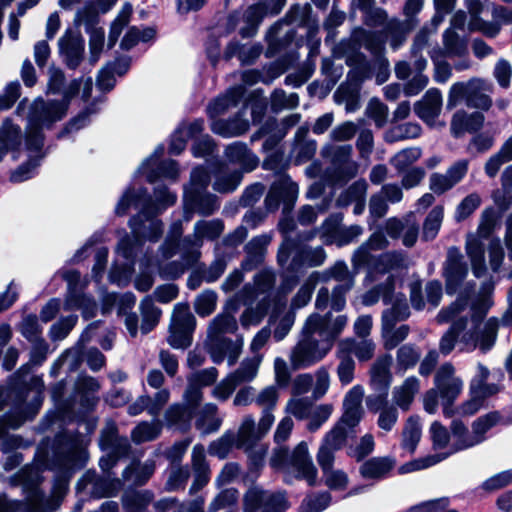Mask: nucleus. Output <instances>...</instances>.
Listing matches in <instances>:
<instances>
[{"label":"nucleus","mask_w":512,"mask_h":512,"mask_svg":"<svg viewBox=\"0 0 512 512\" xmlns=\"http://www.w3.org/2000/svg\"><path fill=\"white\" fill-rule=\"evenodd\" d=\"M87 442L80 433L63 432L55 437L49 468L57 471L50 496L39 488L40 478L24 483L25 498L10 500L0 495V512H54L68 491L72 474L86 465Z\"/></svg>","instance_id":"obj_1"},{"label":"nucleus","mask_w":512,"mask_h":512,"mask_svg":"<svg viewBox=\"0 0 512 512\" xmlns=\"http://www.w3.org/2000/svg\"><path fill=\"white\" fill-rule=\"evenodd\" d=\"M131 207L140 209L139 213L129 220L132 235L125 233L116 248L118 256L126 263L120 269L114 266L109 273L110 281L119 286L123 285L131 274L136 251L142 246V241L146 239L157 242L163 233V222L155 217L161 211L155 206L146 189L127 188L115 207V213L123 216Z\"/></svg>","instance_id":"obj_2"},{"label":"nucleus","mask_w":512,"mask_h":512,"mask_svg":"<svg viewBox=\"0 0 512 512\" xmlns=\"http://www.w3.org/2000/svg\"><path fill=\"white\" fill-rule=\"evenodd\" d=\"M93 82L91 78L74 79L69 86L63 90V99L44 101L36 100L30 110L29 125L27 129L25 146L28 151V161L12 172V182H23L30 179L39 166L43 157V128H49L54 122L60 121L66 114L70 99L82 88V98L88 100L91 96Z\"/></svg>","instance_id":"obj_3"},{"label":"nucleus","mask_w":512,"mask_h":512,"mask_svg":"<svg viewBox=\"0 0 512 512\" xmlns=\"http://www.w3.org/2000/svg\"><path fill=\"white\" fill-rule=\"evenodd\" d=\"M348 319L339 315L312 313L304 322L296 344L291 348L289 361L293 370L310 368L322 361L332 350Z\"/></svg>","instance_id":"obj_4"},{"label":"nucleus","mask_w":512,"mask_h":512,"mask_svg":"<svg viewBox=\"0 0 512 512\" xmlns=\"http://www.w3.org/2000/svg\"><path fill=\"white\" fill-rule=\"evenodd\" d=\"M224 229V222L219 218L196 221L193 233L183 238L182 261H171L165 266H161L158 263L161 275L166 278H179L187 268L199 260L204 241L217 240L224 232Z\"/></svg>","instance_id":"obj_5"},{"label":"nucleus","mask_w":512,"mask_h":512,"mask_svg":"<svg viewBox=\"0 0 512 512\" xmlns=\"http://www.w3.org/2000/svg\"><path fill=\"white\" fill-rule=\"evenodd\" d=\"M468 300L460 295L451 305L442 308L436 316L439 324L451 322L448 331L441 337L439 342L440 352L448 355L455 347L457 341L461 350H474L477 347L478 338L476 331L467 328V318L462 315L467 310Z\"/></svg>","instance_id":"obj_6"},{"label":"nucleus","mask_w":512,"mask_h":512,"mask_svg":"<svg viewBox=\"0 0 512 512\" xmlns=\"http://www.w3.org/2000/svg\"><path fill=\"white\" fill-rule=\"evenodd\" d=\"M350 272L344 261H337L333 266L324 270L321 275V281L327 282L334 279L338 282L330 291L327 287H321L316 295L315 307L323 311L331 307L334 311H341L346 305V294L354 286V275Z\"/></svg>","instance_id":"obj_7"},{"label":"nucleus","mask_w":512,"mask_h":512,"mask_svg":"<svg viewBox=\"0 0 512 512\" xmlns=\"http://www.w3.org/2000/svg\"><path fill=\"white\" fill-rule=\"evenodd\" d=\"M270 464L276 469H291L296 474L297 479L305 480L310 486H313L316 482L317 469L309 454L308 445L304 441L300 442L291 454L284 446L274 449Z\"/></svg>","instance_id":"obj_8"},{"label":"nucleus","mask_w":512,"mask_h":512,"mask_svg":"<svg viewBox=\"0 0 512 512\" xmlns=\"http://www.w3.org/2000/svg\"><path fill=\"white\" fill-rule=\"evenodd\" d=\"M210 182V173L204 167H197L191 172L190 183L184 189L189 207L204 217L213 215L220 208L219 198L207 192Z\"/></svg>","instance_id":"obj_9"},{"label":"nucleus","mask_w":512,"mask_h":512,"mask_svg":"<svg viewBox=\"0 0 512 512\" xmlns=\"http://www.w3.org/2000/svg\"><path fill=\"white\" fill-rule=\"evenodd\" d=\"M496 225L495 212L486 209L482 212L477 231L466 236L465 251L470 260L472 272L480 278L486 273L484 239H488Z\"/></svg>","instance_id":"obj_10"},{"label":"nucleus","mask_w":512,"mask_h":512,"mask_svg":"<svg viewBox=\"0 0 512 512\" xmlns=\"http://www.w3.org/2000/svg\"><path fill=\"white\" fill-rule=\"evenodd\" d=\"M382 32L367 31L362 28L355 29L351 37L341 40L334 49V54L341 58L347 57V64L361 60L359 54L361 47L368 50L373 57L384 55L385 41L382 38Z\"/></svg>","instance_id":"obj_11"},{"label":"nucleus","mask_w":512,"mask_h":512,"mask_svg":"<svg viewBox=\"0 0 512 512\" xmlns=\"http://www.w3.org/2000/svg\"><path fill=\"white\" fill-rule=\"evenodd\" d=\"M489 88L490 85L480 78H472L467 82H456L450 87L447 109H453L464 101L469 108L488 110L492 105V100L485 92Z\"/></svg>","instance_id":"obj_12"},{"label":"nucleus","mask_w":512,"mask_h":512,"mask_svg":"<svg viewBox=\"0 0 512 512\" xmlns=\"http://www.w3.org/2000/svg\"><path fill=\"white\" fill-rule=\"evenodd\" d=\"M275 285L276 273L273 269L264 268L254 275L252 283L245 284L235 296L245 303H253L262 296L261 299H269L270 305L274 304L276 308L284 307L286 300H282L281 296L275 293Z\"/></svg>","instance_id":"obj_13"},{"label":"nucleus","mask_w":512,"mask_h":512,"mask_svg":"<svg viewBox=\"0 0 512 512\" xmlns=\"http://www.w3.org/2000/svg\"><path fill=\"white\" fill-rule=\"evenodd\" d=\"M294 251L296 253L291 261V270H295L300 266L318 267L321 266L327 258L326 252L322 247H298L296 240L285 236L277 252L278 265L285 267Z\"/></svg>","instance_id":"obj_14"},{"label":"nucleus","mask_w":512,"mask_h":512,"mask_svg":"<svg viewBox=\"0 0 512 512\" xmlns=\"http://www.w3.org/2000/svg\"><path fill=\"white\" fill-rule=\"evenodd\" d=\"M240 304L241 301L238 297L233 295L225 303L223 311L211 320L207 329V347L220 345V343L230 339L225 337L226 334H233L237 331L238 322L235 314L239 311Z\"/></svg>","instance_id":"obj_15"},{"label":"nucleus","mask_w":512,"mask_h":512,"mask_svg":"<svg viewBox=\"0 0 512 512\" xmlns=\"http://www.w3.org/2000/svg\"><path fill=\"white\" fill-rule=\"evenodd\" d=\"M304 22V12L301 6L294 5L284 19L278 21L267 32L268 53L275 54L284 49L295 37L291 24L301 25Z\"/></svg>","instance_id":"obj_16"},{"label":"nucleus","mask_w":512,"mask_h":512,"mask_svg":"<svg viewBox=\"0 0 512 512\" xmlns=\"http://www.w3.org/2000/svg\"><path fill=\"white\" fill-rule=\"evenodd\" d=\"M352 146L327 145L322 149V156L331 162L333 173L327 175L330 183L335 184L353 178L358 171V165L352 160Z\"/></svg>","instance_id":"obj_17"},{"label":"nucleus","mask_w":512,"mask_h":512,"mask_svg":"<svg viewBox=\"0 0 512 512\" xmlns=\"http://www.w3.org/2000/svg\"><path fill=\"white\" fill-rule=\"evenodd\" d=\"M196 319L186 304H177L171 317L168 344L175 349H185L192 343Z\"/></svg>","instance_id":"obj_18"},{"label":"nucleus","mask_w":512,"mask_h":512,"mask_svg":"<svg viewBox=\"0 0 512 512\" xmlns=\"http://www.w3.org/2000/svg\"><path fill=\"white\" fill-rule=\"evenodd\" d=\"M288 507L285 494L280 492L252 488L243 498V512H285Z\"/></svg>","instance_id":"obj_19"},{"label":"nucleus","mask_w":512,"mask_h":512,"mask_svg":"<svg viewBox=\"0 0 512 512\" xmlns=\"http://www.w3.org/2000/svg\"><path fill=\"white\" fill-rule=\"evenodd\" d=\"M122 487L119 478H111L110 475L99 476L94 470L86 471L77 483L78 492L95 499L114 497Z\"/></svg>","instance_id":"obj_20"},{"label":"nucleus","mask_w":512,"mask_h":512,"mask_svg":"<svg viewBox=\"0 0 512 512\" xmlns=\"http://www.w3.org/2000/svg\"><path fill=\"white\" fill-rule=\"evenodd\" d=\"M434 382L436 390L444 402V415L451 417L452 410L450 406L461 394L463 381L455 376V368L451 363H444L437 370Z\"/></svg>","instance_id":"obj_21"},{"label":"nucleus","mask_w":512,"mask_h":512,"mask_svg":"<svg viewBox=\"0 0 512 512\" xmlns=\"http://www.w3.org/2000/svg\"><path fill=\"white\" fill-rule=\"evenodd\" d=\"M264 18L262 5H251L244 11L231 13L226 21L227 33L238 31L242 38H250L256 35L258 27Z\"/></svg>","instance_id":"obj_22"},{"label":"nucleus","mask_w":512,"mask_h":512,"mask_svg":"<svg viewBox=\"0 0 512 512\" xmlns=\"http://www.w3.org/2000/svg\"><path fill=\"white\" fill-rule=\"evenodd\" d=\"M442 275L445 280L446 293L455 294L468 275V266L457 247H450L443 263Z\"/></svg>","instance_id":"obj_23"},{"label":"nucleus","mask_w":512,"mask_h":512,"mask_svg":"<svg viewBox=\"0 0 512 512\" xmlns=\"http://www.w3.org/2000/svg\"><path fill=\"white\" fill-rule=\"evenodd\" d=\"M64 279L68 284V295L66 298V309H80L86 318L95 315L97 305L92 297L82 293L81 274L76 270H69L64 273Z\"/></svg>","instance_id":"obj_24"},{"label":"nucleus","mask_w":512,"mask_h":512,"mask_svg":"<svg viewBox=\"0 0 512 512\" xmlns=\"http://www.w3.org/2000/svg\"><path fill=\"white\" fill-rule=\"evenodd\" d=\"M164 154V146H158L154 153L146 159L138 170V173L144 175L148 182L153 183L160 177L176 180L179 174L177 162L167 160L159 162Z\"/></svg>","instance_id":"obj_25"},{"label":"nucleus","mask_w":512,"mask_h":512,"mask_svg":"<svg viewBox=\"0 0 512 512\" xmlns=\"http://www.w3.org/2000/svg\"><path fill=\"white\" fill-rule=\"evenodd\" d=\"M469 169V161L461 159L454 162L445 173H432L429 177V188L437 195L444 194L460 183Z\"/></svg>","instance_id":"obj_26"},{"label":"nucleus","mask_w":512,"mask_h":512,"mask_svg":"<svg viewBox=\"0 0 512 512\" xmlns=\"http://www.w3.org/2000/svg\"><path fill=\"white\" fill-rule=\"evenodd\" d=\"M103 301L104 310H108L111 306L117 305L118 314L124 317V324L130 336L133 338L136 337L138 334L139 319L136 313L130 312L136 303V297L134 294H107Z\"/></svg>","instance_id":"obj_27"},{"label":"nucleus","mask_w":512,"mask_h":512,"mask_svg":"<svg viewBox=\"0 0 512 512\" xmlns=\"http://www.w3.org/2000/svg\"><path fill=\"white\" fill-rule=\"evenodd\" d=\"M364 396V389L360 385L352 387L344 397L343 408L344 412L337 425L348 429L356 427L362 416L363 407L362 399Z\"/></svg>","instance_id":"obj_28"},{"label":"nucleus","mask_w":512,"mask_h":512,"mask_svg":"<svg viewBox=\"0 0 512 512\" xmlns=\"http://www.w3.org/2000/svg\"><path fill=\"white\" fill-rule=\"evenodd\" d=\"M272 241V235L262 234L253 237L244 247L245 258L241 263L244 271H252L265 260L267 248Z\"/></svg>","instance_id":"obj_29"},{"label":"nucleus","mask_w":512,"mask_h":512,"mask_svg":"<svg viewBox=\"0 0 512 512\" xmlns=\"http://www.w3.org/2000/svg\"><path fill=\"white\" fill-rule=\"evenodd\" d=\"M348 430L341 425L335 426L325 434L316 455L317 462L328 463L335 460V452L340 450L346 443Z\"/></svg>","instance_id":"obj_30"},{"label":"nucleus","mask_w":512,"mask_h":512,"mask_svg":"<svg viewBox=\"0 0 512 512\" xmlns=\"http://www.w3.org/2000/svg\"><path fill=\"white\" fill-rule=\"evenodd\" d=\"M442 108V95L436 88L429 89L421 100L415 103L414 112L427 124L431 125L439 116Z\"/></svg>","instance_id":"obj_31"},{"label":"nucleus","mask_w":512,"mask_h":512,"mask_svg":"<svg viewBox=\"0 0 512 512\" xmlns=\"http://www.w3.org/2000/svg\"><path fill=\"white\" fill-rule=\"evenodd\" d=\"M361 60L356 61L361 76L365 79L376 78L377 84L386 82L390 75V65L385 55L373 57L367 60L364 54H359Z\"/></svg>","instance_id":"obj_32"},{"label":"nucleus","mask_w":512,"mask_h":512,"mask_svg":"<svg viewBox=\"0 0 512 512\" xmlns=\"http://www.w3.org/2000/svg\"><path fill=\"white\" fill-rule=\"evenodd\" d=\"M100 387V383L94 377L88 375L78 377L75 383V395L84 410L90 411L95 408L99 401L97 393Z\"/></svg>","instance_id":"obj_33"},{"label":"nucleus","mask_w":512,"mask_h":512,"mask_svg":"<svg viewBox=\"0 0 512 512\" xmlns=\"http://www.w3.org/2000/svg\"><path fill=\"white\" fill-rule=\"evenodd\" d=\"M224 154L229 162L241 167L242 174L253 171L259 165V158L243 142L228 145Z\"/></svg>","instance_id":"obj_34"},{"label":"nucleus","mask_w":512,"mask_h":512,"mask_svg":"<svg viewBox=\"0 0 512 512\" xmlns=\"http://www.w3.org/2000/svg\"><path fill=\"white\" fill-rule=\"evenodd\" d=\"M246 89L243 85H237L227 90V92L216 98L207 107V114L213 121L220 115L225 114L229 109L236 107L243 98Z\"/></svg>","instance_id":"obj_35"},{"label":"nucleus","mask_w":512,"mask_h":512,"mask_svg":"<svg viewBox=\"0 0 512 512\" xmlns=\"http://www.w3.org/2000/svg\"><path fill=\"white\" fill-rule=\"evenodd\" d=\"M244 109L239 111L233 118L216 119L211 122L210 128L213 133L224 138H232L243 135L249 129L248 120L244 119Z\"/></svg>","instance_id":"obj_36"},{"label":"nucleus","mask_w":512,"mask_h":512,"mask_svg":"<svg viewBox=\"0 0 512 512\" xmlns=\"http://www.w3.org/2000/svg\"><path fill=\"white\" fill-rule=\"evenodd\" d=\"M417 23L418 21L413 19L400 21L392 18L387 22L382 34L389 40L390 47L396 51L406 42L408 34L416 27Z\"/></svg>","instance_id":"obj_37"},{"label":"nucleus","mask_w":512,"mask_h":512,"mask_svg":"<svg viewBox=\"0 0 512 512\" xmlns=\"http://www.w3.org/2000/svg\"><path fill=\"white\" fill-rule=\"evenodd\" d=\"M420 391V381L415 376L406 378L392 390L393 405L406 412L410 409L416 395Z\"/></svg>","instance_id":"obj_38"},{"label":"nucleus","mask_w":512,"mask_h":512,"mask_svg":"<svg viewBox=\"0 0 512 512\" xmlns=\"http://www.w3.org/2000/svg\"><path fill=\"white\" fill-rule=\"evenodd\" d=\"M484 120V115L480 112H473L468 114L463 110L457 111L451 120V134L458 138L466 132H477L482 128Z\"/></svg>","instance_id":"obj_39"},{"label":"nucleus","mask_w":512,"mask_h":512,"mask_svg":"<svg viewBox=\"0 0 512 512\" xmlns=\"http://www.w3.org/2000/svg\"><path fill=\"white\" fill-rule=\"evenodd\" d=\"M183 232L184 227L182 220H175L171 223L166 238L158 250L163 260H169L177 253H180L179 261H182Z\"/></svg>","instance_id":"obj_40"},{"label":"nucleus","mask_w":512,"mask_h":512,"mask_svg":"<svg viewBox=\"0 0 512 512\" xmlns=\"http://www.w3.org/2000/svg\"><path fill=\"white\" fill-rule=\"evenodd\" d=\"M100 445L103 450L110 451L118 459L128 456L131 448L128 439L118 435L113 423L107 425L102 431Z\"/></svg>","instance_id":"obj_41"},{"label":"nucleus","mask_w":512,"mask_h":512,"mask_svg":"<svg viewBox=\"0 0 512 512\" xmlns=\"http://www.w3.org/2000/svg\"><path fill=\"white\" fill-rule=\"evenodd\" d=\"M262 50V45L259 43L241 44L236 40H232L225 48L224 58L229 60L236 56L242 65H250L259 58Z\"/></svg>","instance_id":"obj_42"},{"label":"nucleus","mask_w":512,"mask_h":512,"mask_svg":"<svg viewBox=\"0 0 512 512\" xmlns=\"http://www.w3.org/2000/svg\"><path fill=\"white\" fill-rule=\"evenodd\" d=\"M442 49H435L442 57L455 58L464 57L468 53L467 40L461 37L452 28H447L442 35Z\"/></svg>","instance_id":"obj_43"},{"label":"nucleus","mask_w":512,"mask_h":512,"mask_svg":"<svg viewBox=\"0 0 512 512\" xmlns=\"http://www.w3.org/2000/svg\"><path fill=\"white\" fill-rule=\"evenodd\" d=\"M451 443L449 446L450 453L471 448L480 443V437L475 436L467 427L459 420H453L450 426Z\"/></svg>","instance_id":"obj_44"},{"label":"nucleus","mask_w":512,"mask_h":512,"mask_svg":"<svg viewBox=\"0 0 512 512\" xmlns=\"http://www.w3.org/2000/svg\"><path fill=\"white\" fill-rule=\"evenodd\" d=\"M222 425V418L218 415V408L213 403L205 404L197 413L195 427L202 435L217 432Z\"/></svg>","instance_id":"obj_45"},{"label":"nucleus","mask_w":512,"mask_h":512,"mask_svg":"<svg viewBox=\"0 0 512 512\" xmlns=\"http://www.w3.org/2000/svg\"><path fill=\"white\" fill-rule=\"evenodd\" d=\"M392 356L385 354L379 357L372 365L370 370L371 385L376 391H388L391 383L390 366Z\"/></svg>","instance_id":"obj_46"},{"label":"nucleus","mask_w":512,"mask_h":512,"mask_svg":"<svg viewBox=\"0 0 512 512\" xmlns=\"http://www.w3.org/2000/svg\"><path fill=\"white\" fill-rule=\"evenodd\" d=\"M395 466L391 457H373L360 466V474L365 479L380 480L388 476Z\"/></svg>","instance_id":"obj_47"},{"label":"nucleus","mask_w":512,"mask_h":512,"mask_svg":"<svg viewBox=\"0 0 512 512\" xmlns=\"http://www.w3.org/2000/svg\"><path fill=\"white\" fill-rule=\"evenodd\" d=\"M21 142V128L10 119H5L0 128V161L8 151L15 152Z\"/></svg>","instance_id":"obj_48"},{"label":"nucleus","mask_w":512,"mask_h":512,"mask_svg":"<svg viewBox=\"0 0 512 512\" xmlns=\"http://www.w3.org/2000/svg\"><path fill=\"white\" fill-rule=\"evenodd\" d=\"M391 308L386 309L382 314V331L394 328L399 321L406 320L410 315V309L406 297L402 293H398L395 297Z\"/></svg>","instance_id":"obj_49"},{"label":"nucleus","mask_w":512,"mask_h":512,"mask_svg":"<svg viewBox=\"0 0 512 512\" xmlns=\"http://www.w3.org/2000/svg\"><path fill=\"white\" fill-rule=\"evenodd\" d=\"M242 345V340L234 342L229 339L218 346L210 345L207 347V350L214 363L220 364L227 357L228 365L233 366L241 353Z\"/></svg>","instance_id":"obj_50"},{"label":"nucleus","mask_w":512,"mask_h":512,"mask_svg":"<svg viewBox=\"0 0 512 512\" xmlns=\"http://www.w3.org/2000/svg\"><path fill=\"white\" fill-rule=\"evenodd\" d=\"M59 48L61 54L65 58L67 66L71 69H75L79 66L83 51L84 41L83 39L75 36H63L59 40Z\"/></svg>","instance_id":"obj_51"},{"label":"nucleus","mask_w":512,"mask_h":512,"mask_svg":"<svg viewBox=\"0 0 512 512\" xmlns=\"http://www.w3.org/2000/svg\"><path fill=\"white\" fill-rule=\"evenodd\" d=\"M471 20L469 22L470 31H480L488 37H495L499 33V27L489 22L483 21L479 14L482 11V3L480 0L466 1Z\"/></svg>","instance_id":"obj_52"},{"label":"nucleus","mask_w":512,"mask_h":512,"mask_svg":"<svg viewBox=\"0 0 512 512\" xmlns=\"http://www.w3.org/2000/svg\"><path fill=\"white\" fill-rule=\"evenodd\" d=\"M242 303L247 305V308L240 316V324L243 328H249L250 326L260 324L272 306L269 304L268 298L259 299L255 306H252V303H249L248 301L246 303Z\"/></svg>","instance_id":"obj_53"},{"label":"nucleus","mask_w":512,"mask_h":512,"mask_svg":"<svg viewBox=\"0 0 512 512\" xmlns=\"http://www.w3.org/2000/svg\"><path fill=\"white\" fill-rule=\"evenodd\" d=\"M374 250L367 247L365 244L359 246L351 257V264L354 273H358L361 269L365 268L370 274L377 273L379 255L372 254Z\"/></svg>","instance_id":"obj_54"},{"label":"nucleus","mask_w":512,"mask_h":512,"mask_svg":"<svg viewBox=\"0 0 512 512\" xmlns=\"http://www.w3.org/2000/svg\"><path fill=\"white\" fill-rule=\"evenodd\" d=\"M262 438L259 436L258 430L255 428L254 418L250 415L245 416L235 435L236 447L249 450Z\"/></svg>","instance_id":"obj_55"},{"label":"nucleus","mask_w":512,"mask_h":512,"mask_svg":"<svg viewBox=\"0 0 512 512\" xmlns=\"http://www.w3.org/2000/svg\"><path fill=\"white\" fill-rule=\"evenodd\" d=\"M338 346L342 350H344V348H347V354L350 356L354 354L359 361L370 360L374 356L376 348L375 343L370 339L356 341L352 338H346L341 340L338 343Z\"/></svg>","instance_id":"obj_56"},{"label":"nucleus","mask_w":512,"mask_h":512,"mask_svg":"<svg viewBox=\"0 0 512 512\" xmlns=\"http://www.w3.org/2000/svg\"><path fill=\"white\" fill-rule=\"evenodd\" d=\"M334 460H329L328 463L318 462L322 473L325 485L331 490H345L349 484V478L346 472L340 469L333 468Z\"/></svg>","instance_id":"obj_57"},{"label":"nucleus","mask_w":512,"mask_h":512,"mask_svg":"<svg viewBox=\"0 0 512 512\" xmlns=\"http://www.w3.org/2000/svg\"><path fill=\"white\" fill-rule=\"evenodd\" d=\"M194 413L195 411L191 407L176 403L166 410L165 419L169 426L186 430L190 426Z\"/></svg>","instance_id":"obj_58"},{"label":"nucleus","mask_w":512,"mask_h":512,"mask_svg":"<svg viewBox=\"0 0 512 512\" xmlns=\"http://www.w3.org/2000/svg\"><path fill=\"white\" fill-rule=\"evenodd\" d=\"M308 127H299L295 138L294 146L295 161L300 164L309 161L316 153L317 143L315 140H305L308 133Z\"/></svg>","instance_id":"obj_59"},{"label":"nucleus","mask_w":512,"mask_h":512,"mask_svg":"<svg viewBox=\"0 0 512 512\" xmlns=\"http://www.w3.org/2000/svg\"><path fill=\"white\" fill-rule=\"evenodd\" d=\"M154 460H147L143 464L132 463L125 468L122 477L125 481H133L137 486L144 485L155 471Z\"/></svg>","instance_id":"obj_60"},{"label":"nucleus","mask_w":512,"mask_h":512,"mask_svg":"<svg viewBox=\"0 0 512 512\" xmlns=\"http://www.w3.org/2000/svg\"><path fill=\"white\" fill-rule=\"evenodd\" d=\"M239 491L236 488L222 489L210 502L208 512H218L228 509V512H238Z\"/></svg>","instance_id":"obj_61"},{"label":"nucleus","mask_w":512,"mask_h":512,"mask_svg":"<svg viewBox=\"0 0 512 512\" xmlns=\"http://www.w3.org/2000/svg\"><path fill=\"white\" fill-rule=\"evenodd\" d=\"M139 309L142 317L140 330L142 334H148L159 323L162 312L149 296L141 301Z\"/></svg>","instance_id":"obj_62"},{"label":"nucleus","mask_w":512,"mask_h":512,"mask_svg":"<svg viewBox=\"0 0 512 512\" xmlns=\"http://www.w3.org/2000/svg\"><path fill=\"white\" fill-rule=\"evenodd\" d=\"M262 361V356L255 354L252 357L245 358L240 366L229 375L231 378L235 380V382L240 385L242 383H247L253 381L259 370V366Z\"/></svg>","instance_id":"obj_63"},{"label":"nucleus","mask_w":512,"mask_h":512,"mask_svg":"<svg viewBox=\"0 0 512 512\" xmlns=\"http://www.w3.org/2000/svg\"><path fill=\"white\" fill-rule=\"evenodd\" d=\"M273 185L285 209H291L298 198L299 187L297 183L292 181L289 176L283 175Z\"/></svg>","instance_id":"obj_64"}]
</instances>
